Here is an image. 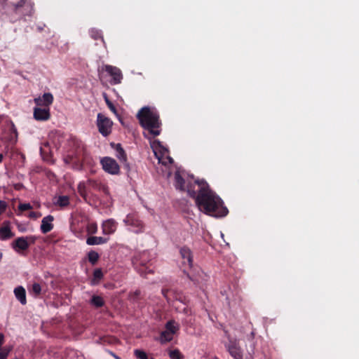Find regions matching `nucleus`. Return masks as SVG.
<instances>
[{"instance_id": "obj_1", "label": "nucleus", "mask_w": 359, "mask_h": 359, "mask_svg": "<svg viewBox=\"0 0 359 359\" xmlns=\"http://www.w3.org/2000/svg\"><path fill=\"white\" fill-rule=\"evenodd\" d=\"M188 194L195 200L200 211L215 217L226 216L229 210L222 200L204 180H196L187 185Z\"/></svg>"}, {"instance_id": "obj_2", "label": "nucleus", "mask_w": 359, "mask_h": 359, "mask_svg": "<svg viewBox=\"0 0 359 359\" xmlns=\"http://www.w3.org/2000/svg\"><path fill=\"white\" fill-rule=\"evenodd\" d=\"M34 3L31 0H0V18L14 23L34 13Z\"/></svg>"}, {"instance_id": "obj_3", "label": "nucleus", "mask_w": 359, "mask_h": 359, "mask_svg": "<svg viewBox=\"0 0 359 359\" xmlns=\"http://www.w3.org/2000/svg\"><path fill=\"white\" fill-rule=\"evenodd\" d=\"M137 118L140 126L148 133H144L146 137L150 138L149 135L154 137L161 134V122L159 114L155 109L144 107L138 111Z\"/></svg>"}, {"instance_id": "obj_4", "label": "nucleus", "mask_w": 359, "mask_h": 359, "mask_svg": "<svg viewBox=\"0 0 359 359\" xmlns=\"http://www.w3.org/2000/svg\"><path fill=\"white\" fill-rule=\"evenodd\" d=\"M64 161L66 164L72 165L76 170H81L84 165L91 163V157L83 144H79L71 154L67 155Z\"/></svg>"}, {"instance_id": "obj_5", "label": "nucleus", "mask_w": 359, "mask_h": 359, "mask_svg": "<svg viewBox=\"0 0 359 359\" xmlns=\"http://www.w3.org/2000/svg\"><path fill=\"white\" fill-rule=\"evenodd\" d=\"M150 261L151 255L148 251L138 252L132 259L135 269L142 276H146L147 274L152 273V270L149 268Z\"/></svg>"}, {"instance_id": "obj_6", "label": "nucleus", "mask_w": 359, "mask_h": 359, "mask_svg": "<svg viewBox=\"0 0 359 359\" xmlns=\"http://www.w3.org/2000/svg\"><path fill=\"white\" fill-rule=\"evenodd\" d=\"M77 189L79 195L86 201L88 194L91 190L102 191L105 192L107 189V187L97 180L89 179L86 182H80L78 184Z\"/></svg>"}, {"instance_id": "obj_7", "label": "nucleus", "mask_w": 359, "mask_h": 359, "mask_svg": "<svg viewBox=\"0 0 359 359\" xmlns=\"http://www.w3.org/2000/svg\"><path fill=\"white\" fill-rule=\"evenodd\" d=\"M180 326L175 320H168L165 325V330L160 333L158 339L161 344H165L170 342L174 335L179 331Z\"/></svg>"}, {"instance_id": "obj_8", "label": "nucleus", "mask_w": 359, "mask_h": 359, "mask_svg": "<svg viewBox=\"0 0 359 359\" xmlns=\"http://www.w3.org/2000/svg\"><path fill=\"white\" fill-rule=\"evenodd\" d=\"M123 222L128 226H130V230L135 233H140L144 231V224L140 219L137 213H129L123 219Z\"/></svg>"}, {"instance_id": "obj_9", "label": "nucleus", "mask_w": 359, "mask_h": 359, "mask_svg": "<svg viewBox=\"0 0 359 359\" xmlns=\"http://www.w3.org/2000/svg\"><path fill=\"white\" fill-rule=\"evenodd\" d=\"M96 126L99 133L104 137H107L111 133L113 121L102 113L97 115Z\"/></svg>"}, {"instance_id": "obj_10", "label": "nucleus", "mask_w": 359, "mask_h": 359, "mask_svg": "<svg viewBox=\"0 0 359 359\" xmlns=\"http://www.w3.org/2000/svg\"><path fill=\"white\" fill-rule=\"evenodd\" d=\"M103 69L111 77V80L110 81L111 84L116 85L121 83L123 74L119 68L112 65H106L104 66Z\"/></svg>"}, {"instance_id": "obj_11", "label": "nucleus", "mask_w": 359, "mask_h": 359, "mask_svg": "<svg viewBox=\"0 0 359 359\" xmlns=\"http://www.w3.org/2000/svg\"><path fill=\"white\" fill-rule=\"evenodd\" d=\"M102 168L108 173L111 175H117L119 172V165L117 162L112 158L104 157L100 161Z\"/></svg>"}, {"instance_id": "obj_12", "label": "nucleus", "mask_w": 359, "mask_h": 359, "mask_svg": "<svg viewBox=\"0 0 359 359\" xmlns=\"http://www.w3.org/2000/svg\"><path fill=\"white\" fill-rule=\"evenodd\" d=\"M226 347L230 355L234 359H243V353L238 342L236 340L230 339Z\"/></svg>"}, {"instance_id": "obj_13", "label": "nucleus", "mask_w": 359, "mask_h": 359, "mask_svg": "<svg viewBox=\"0 0 359 359\" xmlns=\"http://www.w3.org/2000/svg\"><path fill=\"white\" fill-rule=\"evenodd\" d=\"M33 116L35 120L39 121H48L50 118V107H34Z\"/></svg>"}, {"instance_id": "obj_14", "label": "nucleus", "mask_w": 359, "mask_h": 359, "mask_svg": "<svg viewBox=\"0 0 359 359\" xmlns=\"http://www.w3.org/2000/svg\"><path fill=\"white\" fill-rule=\"evenodd\" d=\"M53 95L50 93H45L41 97L34 99L37 107H50L53 102Z\"/></svg>"}, {"instance_id": "obj_15", "label": "nucleus", "mask_w": 359, "mask_h": 359, "mask_svg": "<svg viewBox=\"0 0 359 359\" xmlns=\"http://www.w3.org/2000/svg\"><path fill=\"white\" fill-rule=\"evenodd\" d=\"M111 146L116 150V156L120 161V162L123 163L124 168L127 170V171L130 170L129 164L127 163V156L126 154L121 147V144H111Z\"/></svg>"}, {"instance_id": "obj_16", "label": "nucleus", "mask_w": 359, "mask_h": 359, "mask_svg": "<svg viewBox=\"0 0 359 359\" xmlns=\"http://www.w3.org/2000/svg\"><path fill=\"white\" fill-rule=\"evenodd\" d=\"M117 228V222L114 219H109L102 224V233L104 235L114 233Z\"/></svg>"}, {"instance_id": "obj_17", "label": "nucleus", "mask_w": 359, "mask_h": 359, "mask_svg": "<svg viewBox=\"0 0 359 359\" xmlns=\"http://www.w3.org/2000/svg\"><path fill=\"white\" fill-rule=\"evenodd\" d=\"M162 294L163 297L168 300V302L170 301L172 299L177 300L180 302L185 304V297H184L182 294L176 292L174 290H168V289H163Z\"/></svg>"}, {"instance_id": "obj_18", "label": "nucleus", "mask_w": 359, "mask_h": 359, "mask_svg": "<svg viewBox=\"0 0 359 359\" xmlns=\"http://www.w3.org/2000/svg\"><path fill=\"white\" fill-rule=\"evenodd\" d=\"M180 253L183 259V263L187 264L191 268L193 265V255L191 250L187 246H183L180 248Z\"/></svg>"}, {"instance_id": "obj_19", "label": "nucleus", "mask_w": 359, "mask_h": 359, "mask_svg": "<svg viewBox=\"0 0 359 359\" xmlns=\"http://www.w3.org/2000/svg\"><path fill=\"white\" fill-rule=\"evenodd\" d=\"M12 248L15 251L18 253H20L22 251H25L29 248V245L27 243L26 238L25 237H18L12 243Z\"/></svg>"}, {"instance_id": "obj_20", "label": "nucleus", "mask_w": 359, "mask_h": 359, "mask_svg": "<svg viewBox=\"0 0 359 359\" xmlns=\"http://www.w3.org/2000/svg\"><path fill=\"white\" fill-rule=\"evenodd\" d=\"M54 220V217L53 215H48L44 217L41 221V231L43 233H47L50 232L54 227L53 224L52 223Z\"/></svg>"}, {"instance_id": "obj_21", "label": "nucleus", "mask_w": 359, "mask_h": 359, "mask_svg": "<svg viewBox=\"0 0 359 359\" xmlns=\"http://www.w3.org/2000/svg\"><path fill=\"white\" fill-rule=\"evenodd\" d=\"M14 234L11 230L8 222H5L3 226L0 228V238L3 241L13 237Z\"/></svg>"}, {"instance_id": "obj_22", "label": "nucleus", "mask_w": 359, "mask_h": 359, "mask_svg": "<svg viewBox=\"0 0 359 359\" xmlns=\"http://www.w3.org/2000/svg\"><path fill=\"white\" fill-rule=\"evenodd\" d=\"M189 182L186 185V182L184 178L181 176L179 172H176L175 174V187L177 189L180 191H185L187 189V185L189 184Z\"/></svg>"}, {"instance_id": "obj_23", "label": "nucleus", "mask_w": 359, "mask_h": 359, "mask_svg": "<svg viewBox=\"0 0 359 359\" xmlns=\"http://www.w3.org/2000/svg\"><path fill=\"white\" fill-rule=\"evenodd\" d=\"M14 294L17 299L22 304L25 305L27 304L26 299V291L25 288L22 286H18L15 288Z\"/></svg>"}, {"instance_id": "obj_24", "label": "nucleus", "mask_w": 359, "mask_h": 359, "mask_svg": "<svg viewBox=\"0 0 359 359\" xmlns=\"http://www.w3.org/2000/svg\"><path fill=\"white\" fill-rule=\"evenodd\" d=\"M109 238L102 236H89L86 239V243L89 245H102L107 243Z\"/></svg>"}, {"instance_id": "obj_25", "label": "nucleus", "mask_w": 359, "mask_h": 359, "mask_svg": "<svg viewBox=\"0 0 359 359\" xmlns=\"http://www.w3.org/2000/svg\"><path fill=\"white\" fill-rule=\"evenodd\" d=\"M104 274L101 269H95L93 271V278L90 280L91 285H97L103 278Z\"/></svg>"}, {"instance_id": "obj_26", "label": "nucleus", "mask_w": 359, "mask_h": 359, "mask_svg": "<svg viewBox=\"0 0 359 359\" xmlns=\"http://www.w3.org/2000/svg\"><path fill=\"white\" fill-rule=\"evenodd\" d=\"M9 131V141L16 142L18 136L17 128L13 121H10L8 124Z\"/></svg>"}, {"instance_id": "obj_27", "label": "nucleus", "mask_w": 359, "mask_h": 359, "mask_svg": "<svg viewBox=\"0 0 359 359\" xmlns=\"http://www.w3.org/2000/svg\"><path fill=\"white\" fill-rule=\"evenodd\" d=\"M54 203L64 208L69 205V197L67 196H60Z\"/></svg>"}, {"instance_id": "obj_28", "label": "nucleus", "mask_w": 359, "mask_h": 359, "mask_svg": "<svg viewBox=\"0 0 359 359\" xmlns=\"http://www.w3.org/2000/svg\"><path fill=\"white\" fill-rule=\"evenodd\" d=\"M90 302L93 306H94L96 308H100L103 306L104 304V301L103 298L100 296L95 294L92 296Z\"/></svg>"}, {"instance_id": "obj_29", "label": "nucleus", "mask_w": 359, "mask_h": 359, "mask_svg": "<svg viewBox=\"0 0 359 359\" xmlns=\"http://www.w3.org/2000/svg\"><path fill=\"white\" fill-rule=\"evenodd\" d=\"M90 37L94 40L101 39L102 43L104 44V40L102 34V32L99 29L93 28L89 31Z\"/></svg>"}, {"instance_id": "obj_30", "label": "nucleus", "mask_w": 359, "mask_h": 359, "mask_svg": "<svg viewBox=\"0 0 359 359\" xmlns=\"http://www.w3.org/2000/svg\"><path fill=\"white\" fill-rule=\"evenodd\" d=\"M99 254L93 250L90 251L88 254V261L93 265L97 263V262L99 259Z\"/></svg>"}, {"instance_id": "obj_31", "label": "nucleus", "mask_w": 359, "mask_h": 359, "mask_svg": "<svg viewBox=\"0 0 359 359\" xmlns=\"http://www.w3.org/2000/svg\"><path fill=\"white\" fill-rule=\"evenodd\" d=\"M0 350V359H6L10 352L13 350V346L1 347Z\"/></svg>"}, {"instance_id": "obj_32", "label": "nucleus", "mask_w": 359, "mask_h": 359, "mask_svg": "<svg viewBox=\"0 0 359 359\" xmlns=\"http://www.w3.org/2000/svg\"><path fill=\"white\" fill-rule=\"evenodd\" d=\"M30 292H32L35 297L39 296L41 292V287L39 283H34L30 289Z\"/></svg>"}, {"instance_id": "obj_33", "label": "nucleus", "mask_w": 359, "mask_h": 359, "mask_svg": "<svg viewBox=\"0 0 359 359\" xmlns=\"http://www.w3.org/2000/svg\"><path fill=\"white\" fill-rule=\"evenodd\" d=\"M168 355L171 359H184V355L178 349L170 351Z\"/></svg>"}, {"instance_id": "obj_34", "label": "nucleus", "mask_w": 359, "mask_h": 359, "mask_svg": "<svg viewBox=\"0 0 359 359\" xmlns=\"http://www.w3.org/2000/svg\"><path fill=\"white\" fill-rule=\"evenodd\" d=\"M86 231L88 234H95L97 231V225L95 222L88 223L86 226Z\"/></svg>"}, {"instance_id": "obj_35", "label": "nucleus", "mask_w": 359, "mask_h": 359, "mask_svg": "<svg viewBox=\"0 0 359 359\" xmlns=\"http://www.w3.org/2000/svg\"><path fill=\"white\" fill-rule=\"evenodd\" d=\"M135 355L138 359H148L147 353L142 350L137 349L135 351Z\"/></svg>"}, {"instance_id": "obj_36", "label": "nucleus", "mask_w": 359, "mask_h": 359, "mask_svg": "<svg viewBox=\"0 0 359 359\" xmlns=\"http://www.w3.org/2000/svg\"><path fill=\"white\" fill-rule=\"evenodd\" d=\"M105 102L109 109L115 114H117V110L114 104L108 99L107 96H104Z\"/></svg>"}, {"instance_id": "obj_37", "label": "nucleus", "mask_w": 359, "mask_h": 359, "mask_svg": "<svg viewBox=\"0 0 359 359\" xmlns=\"http://www.w3.org/2000/svg\"><path fill=\"white\" fill-rule=\"evenodd\" d=\"M32 208V206L30 205V203H20V205H18V209L21 212L31 210Z\"/></svg>"}, {"instance_id": "obj_38", "label": "nucleus", "mask_w": 359, "mask_h": 359, "mask_svg": "<svg viewBox=\"0 0 359 359\" xmlns=\"http://www.w3.org/2000/svg\"><path fill=\"white\" fill-rule=\"evenodd\" d=\"M41 215H42L41 213L39 212H34V211H32V212H30L29 213L28 217L29 218H31V219H38V218L41 217Z\"/></svg>"}, {"instance_id": "obj_39", "label": "nucleus", "mask_w": 359, "mask_h": 359, "mask_svg": "<svg viewBox=\"0 0 359 359\" xmlns=\"http://www.w3.org/2000/svg\"><path fill=\"white\" fill-rule=\"evenodd\" d=\"M27 240V244L29 245L31 244H34L36 241V237L34 236H28L25 237Z\"/></svg>"}, {"instance_id": "obj_40", "label": "nucleus", "mask_w": 359, "mask_h": 359, "mask_svg": "<svg viewBox=\"0 0 359 359\" xmlns=\"http://www.w3.org/2000/svg\"><path fill=\"white\" fill-rule=\"evenodd\" d=\"M7 208V203L4 201H0V215L4 212Z\"/></svg>"}, {"instance_id": "obj_41", "label": "nucleus", "mask_w": 359, "mask_h": 359, "mask_svg": "<svg viewBox=\"0 0 359 359\" xmlns=\"http://www.w3.org/2000/svg\"><path fill=\"white\" fill-rule=\"evenodd\" d=\"M4 343V335L3 333L0 332V349L1 348Z\"/></svg>"}, {"instance_id": "obj_42", "label": "nucleus", "mask_w": 359, "mask_h": 359, "mask_svg": "<svg viewBox=\"0 0 359 359\" xmlns=\"http://www.w3.org/2000/svg\"><path fill=\"white\" fill-rule=\"evenodd\" d=\"M4 160V155L2 154H0V163H2Z\"/></svg>"}, {"instance_id": "obj_43", "label": "nucleus", "mask_w": 359, "mask_h": 359, "mask_svg": "<svg viewBox=\"0 0 359 359\" xmlns=\"http://www.w3.org/2000/svg\"><path fill=\"white\" fill-rule=\"evenodd\" d=\"M140 292L139 290H137L135 292V294L136 296H138L140 294Z\"/></svg>"}, {"instance_id": "obj_44", "label": "nucleus", "mask_w": 359, "mask_h": 359, "mask_svg": "<svg viewBox=\"0 0 359 359\" xmlns=\"http://www.w3.org/2000/svg\"><path fill=\"white\" fill-rule=\"evenodd\" d=\"M187 277H189L191 280H194L192 278H190L189 274H187Z\"/></svg>"}, {"instance_id": "obj_45", "label": "nucleus", "mask_w": 359, "mask_h": 359, "mask_svg": "<svg viewBox=\"0 0 359 359\" xmlns=\"http://www.w3.org/2000/svg\"><path fill=\"white\" fill-rule=\"evenodd\" d=\"M13 359H18V358L17 357H15V358H13Z\"/></svg>"}]
</instances>
